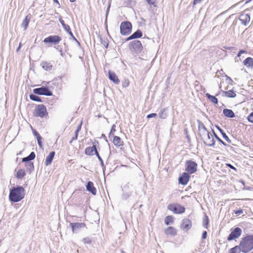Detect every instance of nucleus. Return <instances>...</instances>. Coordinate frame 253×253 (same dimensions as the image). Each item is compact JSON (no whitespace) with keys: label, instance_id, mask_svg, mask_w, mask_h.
Returning <instances> with one entry per match:
<instances>
[{"label":"nucleus","instance_id":"34","mask_svg":"<svg viewBox=\"0 0 253 253\" xmlns=\"http://www.w3.org/2000/svg\"><path fill=\"white\" fill-rule=\"evenodd\" d=\"M167 108H163L161 110L160 113H159V117L162 119H166L168 116V114L167 113Z\"/></svg>","mask_w":253,"mask_h":253},{"label":"nucleus","instance_id":"48","mask_svg":"<svg viewBox=\"0 0 253 253\" xmlns=\"http://www.w3.org/2000/svg\"><path fill=\"white\" fill-rule=\"evenodd\" d=\"M235 214L237 215H240L243 213V210L242 209H239L234 211Z\"/></svg>","mask_w":253,"mask_h":253},{"label":"nucleus","instance_id":"10","mask_svg":"<svg viewBox=\"0 0 253 253\" xmlns=\"http://www.w3.org/2000/svg\"><path fill=\"white\" fill-rule=\"evenodd\" d=\"M70 226L72 229L73 232L75 233L79 232L81 229L86 228L85 224L83 222L70 223Z\"/></svg>","mask_w":253,"mask_h":253},{"label":"nucleus","instance_id":"64","mask_svg":"<svg viewBox=\"0 0 253 253\" xmlns=\"http://www.w3.org/2000/svg\"><path fill=\"white\" fill-rule=\"evenodd\" d=\"M79 132V131H77V130H76L75 132V135H77V136H78Z\"/></svg>","mask_w":253,"mask_h":253},{"label":"nucleus","instance_id":"63","mask_svg":"<svg viewBox=\"0 0 253 253\" xmlns=\"http://www.w3.org/2000/svg\"><path fill=\"white\" fill-rule=\"evenodd\" d=\"M239 3V2L238 3H235V4L233 5L230 8H232L233 7H236L238 4Z\"/></svg>","mask_w":253,"mask_h":253},{"label":"nucleus","instance_id":"62","mask_svg":"<svg viewBox=\"0 0 253 253\" xmlns=\"http://www.w3.org/2000/svg\"><path fill=\"white\" fill-rule=\"evenodd\" d=\"M81 126H82V123L78 126L76 130H77V131H80L81 130Z\"/></svg>","mask_w":253,"mask_h":253},{"label":"nucleus","instance_id":"3","mask_svg":"<svg viewBox=\"0 0 253 253\" xmlns=\"http://www.w3.org/2000/svg\"><path fill=\"white\" fill-rule=\"evenodd\" d=\"M132 25L130 22L124 21L120 25V33L124 36H127L131 32Z\"/></svg>","mask_w":253,"mask_h":253},{"label":"nucleus","instance_id":"40","mask_svg":"<svg viewBox=\"0 0 253 253\" xmlns=\"http://www.w3.org/2000/svg\"><path fill=\"white\" fill-rule=\"evenodd\" d=\"M82 241L86 244H89L92 242V239L90 237H85L83 239Z\"/></svg>","mask_w":253,"mask_h":253},{"label":"nucleus","instance_id":"14","mask_svg":"<svg viewBox=\"0 0 253 253\" xmlns=\"http://www.w3.org/2000/svg\"><path fill=\"white\" fill-rule=\"evenodd\" d=\"M181 226L183 229L188 230L192 227V221L189 218H184L182 221Z\"/></svg>","mask_w":253,"mask_h":253},{"label":"nucleus","instance_id":"36","mask_svg":"<svg viewBox=\"0 0 253 253\" xmlns=\"http://www.w3.org/2000/svg\"><path fill=\"white\" fill-rule=\"evenodd\" d=\"M25 167L26 168L27 170L29 171L30 172H31V171H33L34 169V164L33 162L26 163L25 164Z\"/></svg>","mask_w":253,"mask_h":253},{"label":"nucleus","instance_id":"28","mask_svg":"<svg viewBox=\"0 0 253 253\" xmlns=\"http://www.w3.org/2000/svg\"><path fill=\"white\" fill-rule=\"evenodd\" d=\"M113 143L116 146L118 147L123 145V141L120 137L117 136H114Z\"/></svg>","mask_w":253,"mask_h":253},{"label":"nucleus","instance_id":"2","mask_svg":"<svg viewBox=\"0 0 253 253\" xmlns=\"http://www.w3.org/2000/svg\"><path fill=\"white\" fill-rule=\"evenodd\" d=\"M240 245L243 253H248L253 249V235H247L243 238Z\"/></svg>","mask_w":253,"mask_h":253},{"label":"nucleus","instance_id":"27","mask_svg":"<svg viewBox=\"0 0 253 253\" xmlns=\"http://www.w3.org/2000/svg\"><path fill=\"white\" fill-rule=\"evenodd\" d=\"M223 93L224 96L227 97L234 98L236 96V94L233 90H230L228 91H223Z\"/></svg>","mask_w":253,"mask_h":253},{"label":"nucleus","instance_id":"50","mask_svg":"<svg viewBox=\"0 0 253 253\" xmlns=\"http://www.w3.org/2000/svg\"><path fill=\"white\" fill-rule=\"evenodd\" d=\"M115 127H116L115 125H113L112 126L110 132L109 133V137L111 136V134H113L116 131Z\"/></svg>","mask_w":253,"mask_h":253},{"label":"nucleus","instance_id":"33","mask_svg":"<svg viewBox=\"0 0 253 253\" xmlns=\"http://www.w3.org/2000/svg\"><path fill=\"white\" fill-rule=\"evenodd\" d=\"M26 174V173L25 172V170L22 169H20L17 170L16 174V177L18 179H21Z\"/></svg>","mask_w":253,"mask_h":253},{"label":"nucleus","instance_id":"41","mask_svg":"<svg viewBox=\"0 0 253 253\" xmlns=\"http://www.w3.org/2000/svg\"><path fill=\"white\" fill-rule=\"evenodd\" d=\"M198 129L199 131H200V130H204L207 129L205 125L201 122L199 121L198 123Z\"/></svg>","mask_w":253,"mask_h":253},{"label":"nucleus","instance_id":"9","mask_svg":"<svg viewBox=\"0 0 253 253\" xmlns=\"http://www.w3.org/2000/svg\"><path fill=\"white\" fill-rule=\"evenodd\" d=\"M242 232V229L239 227L235 228L229 235L227 237V240L229 241L238 238Z\"/></svg>","mask_w":253,"mask_h":253},{"label":"nucleus","instance_id":"45","mask_svg":"<svg viewBox=\"0 0 253 253\" xmlns=\"http://www.w3.org/2000/svg\"><path fill=\"white\" fill-rule=\"evenodd\" d=\"M33 132L34 135L36 137L37 140L38 139H42V138L41 136L35 129L33 130Z\"/></svg>","mask_w":253,"mask_h":253},{"label":"nucleus","instance_id":"39","mask_svg":"<svg viewBox=\"0 0 253 253\" xmlns=\"http://www.w3.org/2000/svg\"><path fill=\"white\" fill-rule=\"evenodd\" d=\"M59 21L62 25L63 28L64 30H69V26L67 24H66L64 23V21L62 20V18L61 17H60L59 18Z\"/></svg>","mask_w":253,"mask_h":253},{"label":"nucleus","instance_id":"32","mask_svg":"<svg viewBox=\"0 0 253 253\" xmlns=\"http://www.w3.org/2000/svg\"><path fill=\"white\" fill-rule=\"evenodd\" d=\"M217 128L218 129V130L221 132L222 135V137H223V138L226 140L227 141V142H228L229 143H231V140L229 138V137H228V136L226 134V133L223 131V130L221 128H220L219 126H217Z\"/></svg>","mask_w":253,"mask_h":253},{"label":"nucleus","instance_id":"20","mask_svg":"<svg viewBox=\"0 0 253 253\" xmlns=\"http://www.w3.org/2000/svg\"><path fill=\"white\" fill-rule=\"evenodd\" d=\"M55 153L54 151H52L46 157L45 162H44V164L45 166H47L51 164L52 161L53 159V158L55 156Z\"/></svg>","mask_w":253,"mask_h":253},{"label":"nucleus","instance_id":"8","mask_svg":"<svg viewBox=\"0 0 253 253\" xmlns=\"http://www.w3.org/2000/svg\"><path fill=\"white\" fill-rule=\"evenodd\" d=\"M33 92L36 94L43 95L47 96L52 95V92L45 86L36 88L33 89Z\"/></svg>","mask_w":253,"mask_h":253},{"label":"nucleus","instance_id":"58","mask_svg":"<svg viewBox=\"0 0 253 253\" xmlns=\"http://www.w3.org/2000/svg\"><path fill=\"white\" fill-rule=\"evenodd\" d=\"M37 141L38 145H39L40 147H41L42 146V139H38Z\"/></svg>","mask_w":253,"mask_h":253},{"label":"nucleus","instance_id":"46","mask_svg":"<svg viewBox=\"0 0 253 253\" xmlns=\"http://www.w3.org/2000/svg\"><path fill=\"white\" fill-rule=\"evenodd\" d=\"M247 120L249 122L253 124V112L247 117Z\"/></svg>","mask_w":253,"mask_h":253},{"label":"nucleus","instance_id":"42","mask_svg":"<svg viewBox=\"0 0 253 253\" xmlns=\"http://www.w3.org/2000/svg\"><path fill=\"white\" fill-rule=\"evenodd\" d=\"M129 82L128 79H125L122 81V86L123 87L126 88L129 85Z\"/></svg>","mask_w":253,"mask_h":253},{"label":"nucleus","instance_id":"35","mask_svg":"<svg viewBox=\"0 0 253 253\" xmlns=\"http://www.w3.org/2000/svg\"><path fill=\"white\" fill-rule=\"evenodd\" d=\"M174 217L172 215H168L166 216L165 218V223L168 225L170 223H172L173 222Z\"/></svg>","mask_w":253,"mask_h":253},{"label":"nucleus","instance_id":"31","mask_svg":"<svg viewBox=\"0 0 253 253\" xmlns=\"http://www.w3.org/2000/svg\"><path fill=\"white\" fill-rule=\"evenodd\" d=\"M206 96L207 98L213 103L217 104L218 103V99L215 96H212L210 94L207 93L206 94Z\"/></svg>","mask_w":253,"mask_h":253},{"label":"nucleus","instance_id":"61","mask_svg":"<svg viewBox=\"0 0 253 253\" xmlns=\"http://www.w3.org/2000/svg\"><path fill=\"white\" fill-rule=\"evenodd\" d=\"M239 52H240V54H243V53H247L246 51V50H240Z\"/></svg>","mask_w":253,"mask_h":253},{"label":"nucleus","instance_id":"22","mask_svg":"<svg viewBox=\"0 0 253 253\" xmlns=\"http://www.w3.org/2000/svg\"><path fill=\"white\" fill-rule=\"evenodd\" d=\"M210 132L208 131L207 129L204 130H200L199 131V134L201 137L202 140L204 139H206V140H209L207 138L208 135L209 134Z\"/></svg>","mask_w":253,"mask_h":253},{"label":"nucleus","instance_id":"21","mask_svg":"<svg viewBox=\"0 0 253 253\" xmlns=\"http://www.w3.org/2000/svg\"><path fill=\"white\" fill-rule=\"evenodd\" d=\"M165 233L167 235L174 236L176 234V230L173 227H169L165 230Z\"/></svg>","mask_w":253,"mask_h":253},{"label":"nucleus","instance_id":"6","mask_svg":"<svg viewBox=\"0 0 253 253\" xmlns=\"http://www.w3.org/2000/svg\"><path fill=\"white\" fill-rule=\"evenodd\" d=\"M168 209L175 214H181L185 212V208L178 204H170Z\"/></svg>","mask_w":253,"mask_h":253},{"label":"nucleus","instance_id":"59","mask_svg":"<svg viewBox=\"0 0 253 253\" xmlns=\"http://www.w3.org/2000/svg\"><path fill=\"white\" fill-rule=\"evenodd\" d=\"M94 154H95L97 157H98V156H100L97 150L96 147L95 148V150H94Z\"/></svg>","mask_w":253,"mask_h":253},{"label":"nucleus","instance_id":"15","mask_svg":"<svg viewBox=\"0 0 253 253\" xmlns=\"http://www.w3.org/2000/svg\"><path fill=\"white\" fill-rule=\"evenodd\" d=\"M142 36V32L140 30H137L136 32L133 33L131 36L128 37L126 41H128L133 39H138Z\"/></svg>","mask_w":253,"mask_h":253},{"label":"nucleus","instance_id":"52","mask_svg":"<svg viewBox=\"0 0 253 253\" xmlns=\"http://www.w3.org/2000/svg\"><path fill=\"white\" fill-rule=\"evenodd\" d=\"M97 158L100 162V165H101L102 168L103 169V168L104 167V163H103L102 159L101 158V157L100 156H98V157H97Z\"/></svg>","mask_w":253,"mask_h":253},{"label":"nucleus","instance_id":"30","mask_svg":"<svg viewBox=\"0 0 253 253\" xmlns=\"http://www.w3.org/2000/svg\"><path fill=\"white\" fill-rule=\"evenodd\" d=\"M241 252H242V249L239 245L230 249L229 253H240Z\"/></svg>","mask_w":253,"mask_h":253},{"label":"nucleus","instance_id":"12","mask_svg":"<svg viewBox=\"0 0 253 253\" xmlns=\"http://www.w3.org/2000/svg\"><path fill=\"white\" fill-rule=\"evenodd\" d=\"M190 175L188 173L183 172L178 178V182L180 184L185 185L189 180Z\"/></svg>","mask_w":253,"mask_h":253},{"label":"nucleus","instance_id":"26","mask_svg":"<svg viewBox=\"0 0 253 253\" xmlns=\"http://www.w3.org/2000/svg\"><path fill=\"white\" fill-rule=\"evenodd\" d=\"M41 66L46 71L51 70L52 67V65L51 64V63L46 61H42L41 63Z\"/></svg>","mask_w":253,"mask_h":253},{"label":"nucleus","instance_id":"29","mask_svg":"<svg viewBox=\"0 0 253 253\" xmlns=\"http://www.w3.org/2000/svg\"><path fill=\"white\" fill-rule=\"evenodd\" d=\"M244 65L247 67H252L253 66V58L248 57L244 61Z\"/></svg>","mask_w":253,"mask_h":253},{"label":"nucleus","instance_id":"53","mask_svg":"<svg viewBox=\"0 0 253 253\" xmlns=\"http://www.w3.org/2000/svg\"><path fill=\"white\" fill-rule=\"evenodd\" d=\"M226 165L228 167H229V168H231V169L234 170L235 171H237V169L235 167H234L233 166H232L231 164H226Z\"/></svg>","mask_w":253,"mask_h":253},{"label":"nucleus","instance_id":"43","mask_svg":"<svg viewBox=\"0 0 253 253\" xmlns=\"http://www.w3.org/2000/svg\"><path fill=\"white\" fill-rule=\"evenodd\" d=\"M131 194V193L130 192L124 193L122 195V199L123 200H126L127 198H128L130 197Z\"/></svg>","mask_w":253,"mask_h":253},{"label":"nucleus","instance_id":"49","mask_svg":"<svg viewBox=\"0 0 253 253\" xmlns=\"http://www.w3.org/2000/svg\"><path fill=\"white\" fill-rule=\"evenodd\" d=\"M101 43L102 45H103L106 48H107L108 46V43L105 40H101Z\"/></svg>","mask_w":253,"mask_h":253},{"label":"nucleus","instance_id":"11","mask_svg":"<svg viewBox=\"0 0 253 253\" xmlns=\"http://www.w3.org/2000/svg\"><path fill=\"white\" fill-rule=\"evenodd\" d=\"M61 41V38L58 35L49 36L44 39L43 42L52 44H58Z\"/></svg>","mask_w":253,"mask_h":253},{"label":"nucleus","instance_id":"57","mask_svg":"<svg viewBox=\"0 0 253 253\" xmlns=\"http://www.w3.org/2000/svg\"><path fill=\"white\" fill-rule=\"evenodd\" d=\"M202 0H194L193 1V4L196 5L199 3H200Z\"/></svg>","mask_w":253,"mask_h":253},{"label":"nucleus","instance_id":"24","mask_svg":"<svg viewBox=\"0 0 253 253\" xmlns=\"http://www.w3.org/2000/svg\"><path fill=\"white\" fill-rule=\"evenodd\" d=\"M96 145H94L92 147H88L85 148L84 153L86 155L92 156L94 155V151L95 150Z\"/></svg>","mask_w":253,"mask_h":253},{"label":"nucleus","instance_id":"16","mask_svg":"<svg viewBox=\"0 0 253 253\" xmlns=\"http://www.w3.org/2000/svg\"><path fill=\"white\" fill-rule=\"evenodd\" d=\"M207 138L209 140H206V139H204L203 140L204 144H205L209 146L213 147L215 144V141L212 137V134H211L210 133L207 136Z\"/></svg>","mask_w":253,"mask_h":253},{"label":"nucleus","instance_id":"54","mask_svg":"<svg viewBox=\"0 0 253 253\" xmlns=\"http://www.w3.org/2000/svg\"><path fill=\"white\" fill-rule=\"evenodd\" d=\"M157 116L156 113H151L147 116V118L149 119L152 117H155Z\"/></svg>","mask_w":253,"mask_h":253},{"label":"nucleus","instance_id":"17","mask_svg":"<svg viewBox=\"0 0 253 253\" xmlns=\"http://www.w3.org/2000/svg\"><path fill=\"white\" fill-rule=\"evenodd\" d=\"M109 78L116 84H118L120 83L119 79L114 72L109 71Z\"/></svg>","mask_w":253,"mask_h":253},{"label":"nucleus","instance_id":"1","mask_svg":"<svg viewBox=\"0 0 253 253\" xmlns=\"http://www.w3.org/2000/svg\"><path fill=\"white\" fill-rule=\"evenodd\" d=\"M25 196L24 188L20 186L13 187L10 190L9 199L11 202H18L23 199Z\"/></svg>","mask_w":253,"mask_h":253},{"label":"nucleus","instance_id":"4","mask_svg":"<svg viewBox=\"0 0 253 253\" xmlns=\"http://www.w3.org/2000/svg\"><path fill=\"white\" fill-rule=\"evenodd\" d=\"M128 47L132 52L136 53L141 52L143 49V46L138 40L131 42L129 43Z\"/></svg>","mask_w":253,"mask_h":253},{"label":"nucleus","instance_id":"60","mask_svg":"<svg viewBox=\"0 0 253 253\" xmlns=\"http://www.w3.org/2000/svg\"><path fill=\"white\" fill-rule=\"evenodd\" d=\"M21 46H22V44H21V42H20L18 48L16 49V52H18L19 51V50H20V49L21 47Z\"/></svg>","mask_w":253,"mask_h":253},{"label":"nucleus","instance_id":"47","mask_svg":"<svg viewBox=\"0 0 253 253\" xmlns=\"http://www.w3.org/2000/svg\"><path fill=\"white\" fill-rule=\"evenodd\" d=\"M65 31H66L70 35V36L72 37V38L74 40H76V38L74 37V36L73 35L72 31H71V29H70V27H69V30H65Z\"/></svg>","mask_w":253,"mask_h":253},{"label":"nucleus","instance_id":"7","mask_svg":"<svg viewBox=\"0 0 253 253\" xmlns=\"http://www.w3.org/2000/svg\"><path fill=\"white\" fill-rule=\"evenodd\" d=\"M185 171L189 174L195 173L197 170V164L191 160L187 161L185 163Z\"/></svg>","mask_w":253,"mask_h":253},{"label":"nucleus","instance_id":"55","mask_svg":"<svg viewBox=\"0 0 253 253\" xmlns=\"http://www.w3.org/2000/svg\"><path fill=\"white\" fill-rule=\"evenodd\" d=\"M207 236V232L206 231H205L202 233V239H206Z\"/></svg>","mask_w":253,"mask_h":253},{"label":"nucleus","instance_id":"25","mask_svg":"<svg viewBox=\"0 0 253 253\" xmlns=\"http://www.w3.org/2000/svg\"><path fill=\"white\" fill-rule=\"evenodd\" d=\"M35 157V153L34 152H32L28 156L22 158V162H26V163L30 162V161L34 160Z\"/></svg>","mask_w":253,"mask_h":253},{"label":"nucleus","instance_id":"56","mask_svg":"<svg viewBox=\"0 0 253 253\" xmlns=\"http://www.w3.org/2000/svg\"><path fill=\"white\" fill-rule=\"evenodd\" d=\"M78 136H77V135H75V136H74L72 139L71 140V141H70V143L71 144L72 143V142L74 141V140H75L76 139H77L78 138Z\"/></svg>","mask_w":253,"mask_h":253},{"label":"nucleus","instance_id":"23","mask_svg":"<svg viewBox=\"0 0 253 253\" xmlns=\"http://www.w3.org/2000/svg\"><path fill=\"white\" fill-rule=\"evenodd\" d=\"M223 114L226 117L233 118L235 117V114L231 109H224L223 110Z\"/></svg>","mask_w":253,"mask_h":253},{"label":"nucleus","instance_id":"38","mask_svg":"<svg viewBox=\"0 0 253 253\" xmlns=\"http://www.w3.org/2000/svg\"><path fill=\"white\" fill-rule=\"evenodd\" d=\"M209 223V218H208V216L206 214L203 218V226L205 228L207 229L208 227Z\"/></svg>","mask_w":253,"mask_h":253},{"label":"nucleus","instance_id":"18","mask_svg":"<svg viewBox=\"0 0 253 253\" xmlns=\"http://www.w3.org/2000/svg\"><path fill=\"white\" fill-rule=\"evenodd\" d=\"M86 190L91 194L95 195L96 193V188L94 187L93 184L91 181H88L86 185Z\"/></svg>","mask_w":253,"mask_h":253},{"label":"nucleus","instance_id":"44","mask_svg":"<svg viewBox=\"0 0 253 253\" xmlns=\"http://www.w3.org/2000/svg\"><path fill=\"white\" fill-rule=\"evenodd\" d=\"M213 131V133L214 135V137H215V138L220 143H221L223 145H224V146H226L227 144L224 142L214 132V130H212Z\"/></svg>","mask_w":253,"mask_h":253},{"label":"nucleus","instance_id":"19","mask_svg":"<svg viewBox=\"0 0 253 253\" xmlns=\"http://www.w3.org/2000/svg\"><path fill=\"white\" fill-rule=\"evenodd\" d=\"M31 16L29 14L27 15L24 19L23 20L22 23L21 25V27L24 29V30H27L29 23L31 19Z\"/></svg>","mask_w":253,"mask_h":253},{"label":"nucleus","instance_id":"5","mask_svg":"<svg viewBox=\"0 0 253 253\" xmlns=\"http://www.w3.org/2000/svg\"><path fill=\"white\" fill-rule=\"evenodd\" d=\"M34 114L35 116L43 118L47 115L48 113L45 106L43 104H40L36 107Z\"/></svg>","mask_w":253,"mask_h":253},{"label":"nucleus","instance_id":"51","mask_svg":"<svg viewBox=\"0 0 253 253\" xmlns=\"http://www.w3.org/2000/svg\"><path fill=\"white\" fill-rule=\"evenodd\" d=\"M147 3L150 5H154L156 2V0H146Z\"/></svg>","mask_w":253,"mask_h":253},{"label":"nucleus","instance_id":"13","mask_svg":"<svg viewBox=\"0 0 253 253\" xmlns=\"http://www.w3.org/2000/svg\"><path fill=\"white\" fill-rule=\"evenodd\" d=\"M239 19L242 24L246 26L250 21V16L248 14L242 13L240 15Z\"/></svg>","mask_w":253,"mask_h":253},{"label":"nucleus","instance_id":"37","mask_svg":"<svg viewBox=\"0 0 253 253\" xmlns=\"http://www.w3.org/2000/svg\"><path fill=\"white\" fill-rule=\"evenodd\" d=\"M30 98L32 100L34 101L42 102V100H41V98L39 96L36 95V94H30Z\"/></svg>","mask_w":253,"mask_h":253}]
</instances>
